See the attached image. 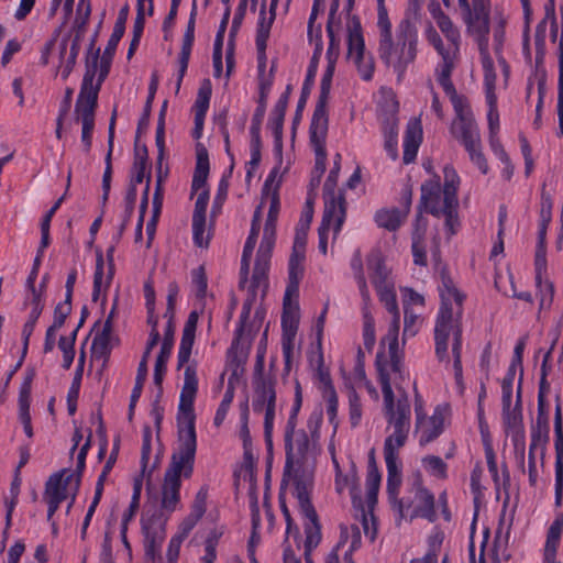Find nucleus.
Instances as JSON below:
<instances>
[{
	"label": "nucleus",
	"mask_w": 563,
	"mask_h": 563,
	"mask_svg": "<svg viewBox=\"0 0 563 563\" xmlns=\"http://www.w3.org/2000/svg\"><path fill=\"white\" fill-rule=\"evenodd\" d=\"M209 174V158L205 148L197 152L196 169L192 177L191 190L194 192L202 191L206 188V181Z\"/></svg>",
	"instance_id": "58836bf2"
},
{
	"label": "nucleus",
	"mask_w": 563,
	"mask_h": 563,
	"mask_svg": "<svg viewBox=\"0 0 563 563\" xmlns=\"http://www.w3.org/2000/svg\"><path fill=\"white\" fill-rule=\"evenodd\" d=\"M380 484V474L376 465L371 463L367 470L366 487H367V509L363 506L357 509L355 515L356 520L360 521L365 537L373 542L377 534L376 518L373 514V508L376 503L377 493Z\"/></svg>",
	"instance_id": "2eb2a0df"
},
{
	"label": "nucleus",
	"mask_w": 563,
	"mask_h": 563,
	"mask_svg": "<svg viewBox=\"0 0 563 563\" xmlns=\"http://www.w3.org/2000/svg\"><path fill=\"white\" fill-rule=\"evenodd\" d=\"M113 252L114 247L111 246L107 252L108 257V272L104 274V261L101 253H97L96 260V271L93 276V289H92V300L97 301L102 292H106L108 287L111 284V280L114 275V264H113Z\"/></svg>",
	"instance_id": "393cba45"
},
{
	"label": "nucleus",
	"mask_w": 563,
	"mask_h": 563,
	"mask_svg": "<svg viewBox=\"0 0 563 563\" xmlns=\"http://www.w3.org/2000/svg\"><path fill=\"white\" fill-rule=\"evenodd\" d=\"M198 323V313L190 312L185 323L178 351V367H184V385L178 406V446L172 454L162 485V508L175 511L180 501L181 477L189 478L194 472L197 450L194 402L198 391L196 361H190Z\"/></svg>",
	"instance_id": "f257e3e1"
},
{
	"label": "nucleus",
	"mask_w": 563,
	"mask_h": 563,
	"mask_svg": "<svg viewBox=\"0 0 563 563\" xmlns=\"http://www.w3.org/2000/svg\"><path fill=\"white\" fill-rule=\"evenodd\" d=\"M563 530V515L559 516L550 526L544 548V558L549 563L555 561L556 550Z\"/></svg>",
	"instance_id": "4c0bfd02"
},
{
	"label": "nucleus",
	"mask_w": 563,
	"mask_h": 563,
	"mask_svg": "<svg viewBox=\"0 0 563 563\" xmlns=\"http://www.w3.org/2000/svg\"><path fill=\"white\" fill-rule=\"evenodd\" d=\"M441 307L434 325L435 355L440 362H448V341L453 336L452 354L455 378H462V317L464 295L455 287L453 280L442 275L439 286Z\"/></svg>",
	"instance_id": "7ed1b4c3"
},
{
	"label": "nucleus",
	"mask_w": 563,
	"mask_h": 563,
	"mask_svg": "<svg viewBox=\"0 0 563 563\" xmlns=\"http://www.w3.org/2000/svg\"><path fill=\"white\" fill-rule=\"evenodd\" d=\"M91 13V8L89 3H85L84 0H80L77 9V15L75 19V25L77 29L76 35L79 36V43L81 42V38L86 31V25L89 21V16Z\"/></svg>",
	"instance_id": "69168bd1"
},
{
	"label": "nucleus",
	"mask_w": 563,
	"mask_h": 563,
	"mask_svg": "<svg viewBox=\"0 0 563 563\" xmlns=\"http://www.w3.org/2000/svg\"><path fill=\"white\" fill-rule=\"evenodd\" d=\"M351 267L354 272V276L357 282L358 290L362 297V301L366 305H371V295L366 284V279L363 273V263L361 253L356 251L351 260Z\"/></svg>",
	"instance_id": "de8ad7c7"
},
{
	"label": "nucleus",
	"mask_w": 563,
	"mask_h": 563,
	"mask_svg": "<svg viewBox=\"0 0 563 563\" xmlns=\"http://www.w3.org/2000/svg\"><path fill=\"white\" fill-rule=\"evenodd\" d=\"M21 475L19 470H15L13 479L10 486V498L5 499V509H7V526L11 527L12 523V514L18 504L20 487H21Z\"/></svg>",
	"instance_id": "4d7b16f0"
},
{
	"label": "nucleus",
	"mask_w": 563,
	"mask_h": 563,
	"mask_svg": "<svg viewBox=\"0 0 563 563\" xmlns=\"http://www.w3.org/2000/svg\"><path fill=\"white\" fill-rule=\"evenodd\" d=\"M384 400V413L388 435L384 442V459L387 467V493L395 497L402 482L399 450L406 444L411 428V407L408 395L399 389L397 398L391 388V378L384 368L379 369Z\"/></svg>",
	"instance_id": "f03ea898"
},
{
	"label": "nucleus",
	"mask_w": 563,
	"mask_h": 563,
	"mask_svg": "<svg viewBox=\"0 0 563 563\" xmlns=\"http://www.w3.org/2000/svg\"><path fill=\"white\" fill-rule=\"evenodd\" d=\"M361 529L357 523L341 525L340 540L325 558V563H354L352 554L361 547Z\"/></svg>",
	"instance_id": "6ab92c4d"
},
{
	"label": "nucleus",
	"mask_w": 563,
	"mask_h": 563,
	"mask_svg": "<svg viewBox=\"0 0 563 563\" xmlns=\"http://www.w3.org/2000/svg\"><path fill=\"white\" fill-rule=\"evenodd\" d=\"M399 494V492L397 493ZM391 504L396 505L400 512L404 509H412L413 516L431 519L434 514V497L423 486V478L420 471H413L406 481V496L398 499V495L390 497Z\"/></svg>",
	"instance_id": "9d476101"
},
{
	"label": "nucleus",
	"mask_w": 563,
	"mask_h": 563,
	"mask_svg": "<svg viewBox=\"0 0 563 563\" xmlns=\"http://www.w3.org/2000/svg\"><path fill=\"white\" fill-rule=\"evenodd\" d=\"M263 118L253 117V123L251 126V159L247 163V178L252 177L253 169H255L261 162V141H260V125Z\"/></svg>",
	"instance_id": "a19ab883"
},
{
	"label": "nucleus",
	"mask_w": 563,
	"mask_h": 563,
	"mask_svg": "<svg viewBox=\"0 0 563 563\" xmlns=\"http://www.w3.org/2000/svg\"><path fill=\"white\" fill-rule=\"evenodd\" d=\"M339 9V0H333L330 7L329 19L327 23V33L329 36V47L327 51V57L339 55L340 43H341V32H342V21L339 15H336Z\"/></svg>",
	"instance_id": "7c9ffc66"
},
{
	"label": "nucleus",
	"mask_w": 563,
	"mask_h": 563,
	"mask_svg": "<svg viewBox=\"0 0 563 563\" xmlns=\"http://www.w3.org/2000/svg\"><path fill=\"white\" fill-rule=\"evenodd\" d=\"M435 20H437V24H438L439 29L444 34V36L446 37L448 42H452V43L459 44L460 43V32L454 26V24L451 21V19L448 15H445L444 13L440 12L435 16Z\"/></svg>",
	"instance_id": "680f3d73"
},
{
	"label": "nucleus",
	"mask_w": 563,
	"mask_h": 563,
	"mask_svg": "<svg viewBox=\"0 0 563 563\" xmlns=\"http://www.w3.org/2000/svg\"><path fill=\"white\" fill-rule=\"evenodd\" d=\"M411 205V194L406 192L404 196L402 209L391 208L382 209L376 212L375 221L378 227L387 229L389 231H396L407 218Z\"/></svg>",
	"instance_id": "bb28decb"
},
{
	"label": "nucleus",
	"mask_w": 563,
	"mask_h": 563,
	"mask_svg": "<svg viewBox=\"0 0 563 563\" xmlns=\"http://www.w3.org/2000/svg\"><path fill=\"white\" fill-rule=\"evenodd\" d=\"M73 478V474L64 477V472L51 475L45 484L44 499H51L59 504L64 501L68 497V486Z\"/></svg>",
	"instance_id": "473e14b6"
},
{
	"label": "nucleus",
	"mask_w": 563,
	"mask_h": 563,
	"mask_svg": "<svg viewBox=\"0 0 563 563\" xmlns=\"http://www.w3.org/2000/svg\"><path fill=\"white\" fill-rule=\"evenodd\" d=\"M269 200V210L264 227V234L256 254L254 272L250 285V292L252 298L247 299L244 305V309H246V307H249L255 299L257 291H261L262 296H264L268 286L267 273L269 268L272 251L275 243L276 221L279 213V199L277 195H272Z\"/></svg>",
	"instance_id": "423d86ee"
},
{
	"label": "nucleus",
	"mask_w": 563,
	"mask_h": 563,
	"mask_svg": "<svg viewBox=\"0 0 563 563\" xmlns=\"http://www.w3.org/2000/svg\"><path fill=\"white\" fill-rule=\"evenodd\" d=\"M80 49L79 45V36H75L71 41L70 49L67 55V41L63 40L59 44V57H60V67H62V77L66 79L71 73L76 58L78 56Z\"/></svg>",
	"instance_id": "e433bc0d"
},
{
	"label": "nucleus",
	"mask_w": 563,
	"mask_h": 563,
	"mask_svg": "<svg viewBox=\"0 0 563 563\" xmlns=\"http://www.w3.org/2000/svg\"><path fill=\"white\" fill-rule=\"evenodd\" d=\"M404 333L402 340L415 336L421 325V319L419 313L415 312L412 308H408V303L405 305L404 310Z\"/></svg>",
	"instance_id": "13d9d810"
},
{
	"label": "nucleus",
	"mask_w": 563,
	"mask_h": 563,
	"mask_svg": "<svg viewBox=\"0 0 563 563\" xmlns=\"http://www.w3.org/2000/svg\"><path fill=\"white\" fill-rule=\"evenodd\" d=\"M560 51V74H559V95H558V117H559V129L561 135H563V31L559 44Z\"/></svg>",
	"instance_id": "e2e57ef3"
},
{
	"label": "nucleus",
	"mask_w": 563,
	"mask_h": 563,
	"mask_svg": "<svg viewBox=\"0 0 563 563\" xmlns=\"http://www.w3.org/2000/svg\"><path fill=\"white\" fill-rule=\"evenodd\" d=\"M421 463L426 472L431 476L440 479H445L448 477V465L441 457L427 455L421 460Z\"/></svg>",
	"instance_id": "6e6d98bb"
},
{
	"label": "nucleus",
	"mask_w": 563,
	"mask_h": 563,
	"mask_svg": "<svg viewBox=\"0 0 563 563\" xmlns=\"http://www.w3.org/2000/svg\"><path fill=\"white\" fill-rule=\"evenodd\" d=\"M340 161H341V155L336 154L335 158H334V166L330 170V173L327 177V180L323 185L324 208H327V202H333V203L341 205L342 208L346 209V201H345L343 194L340 190L339 191L335 190L339 172H340Z\"/></svg>",
	"instance_id": "72a5a7b5"
},
{
	"label": "nucleus",
	"mask_w": 563,
	"mask_h": 563,
	"mask_svg": "<svg viewBox=\"0 0 563 563\" xmlns=\"http://www.w3.org/2000/svg\"><path fill=\"white\" fill-rule=\"evenodd\" d=\"M486 102L488 104V113H487V121H488V130H489V145L490 148L494 147V144H501L497 133L499 130V114L497 110V96H489L486 99Z\"/></svg>",
	"instance_id": "49530a36"
},
{
	"label": "nucleus",
	"mask_w": 563,
	"mask_h": 563,
	"mask_svg": "<svg viewBox=\"0 0 563 563\" xmlns=\"http://www.w3.org/2000/svg\"><path fill=\"white\" fill-rule=\"evenodd\" d=\"M271 29L267 27H257L256 29V38L255 44L258 52V68L262 70L264 67H266V47H267V40L269 37Z\"/></svg>",
	"instance_id": "338daca9"
},
{
	"label": "nucleus",
	"mask_w": 563,
	"mask_h": 563,
	"mask_svg": "<svg viewBox=\"0 0 563 563\" xmlns=\"http://www.w3.org/2000/svg\"><path fill=\"white\" fill-rule=\"evenodd\" d=\"M194 242L199 247H207L210 241V233L206 228V218L192 217Z\"/></svg>",
	"instance_id": "052dcab7"
},
{
	"label": "nucleus",
	"mask_w": 563,
	"mask_h": 563,
	"mask_svg": "<svg viewBox=\"0 0 563 563\" xmlns=\"http://www.w3.org/2000/svg\"><path fill=\"white\" fill-rule=\"evenodd\" d=\"M367 267L371 272V280L377 290L379 300L388 312H396L398 306L394 283L389 279V273L382 258L376 254L371 255L367 258Z\"/></svg>",
	"instance_id": "dca6fc26"
},
{
	"label": "nucleus",
	"mask_w": 563,
	"mask_h": 563,
	"mask_svg": "<svg viewBox=\"0 0 563 563\" xmlns=\"http://www.w3.org/2000/svg\"><path fill=\"white\" fill-rule=\"evenodd\" d=\"M345 218V208H342V206L338 203L327 202V208H324L322 221L318 229V249L323 255H327L328 253V235L330 229L333 230V239L335 240L342 229Z\"/></svg>",
	"instance_id": "4be33fe9"
},
{
	"label": "nucleus",
	"mask_w": 563,
	"mask_h": 563,
	"mask_svg": "<svg viewBox=\"0 0 563 563\" xmlns=\"http://www.w3.org/2000/svg\"><path fill=\"white\" fill-rule=\"evenodd\" d=\"M77 335V329L73 331L70 336H60L58 341V347L63 352V366L68 369L74 361L75 356V341Z\"/></svg>",
	"instance_id": "bf43d9fd"
},
{
	"label": "nucleus",
	"mask_w": 563,
	"mask_h": 563,
	"mask_svg": "<svg viewBox=\"0 0 563 563\" xmlns=\"http://www.w3.org/2000/svg\"><path fill=\"white\" fill-rule=\"evenodd\" d=\"M129 5L125 4L119 12L118 20L114 24L113 32L108 41L106 47V55L113 56L117 49V46L122 38L125 30V21L128 19Z\"/></svg>",
	"instance_id": "c03bdc74"
},
{
	"label": "nucleus",
	"mask_w": 563,
	"mask_h": 563,
	"mask_svg": "<svg viewBox=\"0 0 563 563\" xmlns=\"http://www.w3.org/2000/svg\"><path fill=\"white\" fill-rule=\"evenodd\" d=\"M35 378V369L27 368L25 371L23 383L20 387L19 393V419L23 426L24 432L29 438L33 437V429L31 424V415H30V397L32 383Z\"/></svg>",
	"instance_id": "a878e982"
},
{
	"label": "nucleus",
	"mask_w": 563,
	"mask_h": 563,
	"mask_svg": "<svg viewBox=\"0 0 563 563\" xmlns=\"http://www.w3.org/2000/svg\"><path fill=\"white\" fill-rule=\"evenodd\" d=\"M393 314V320L390 327L388 329V333L385 340L388 342V354L389 356L400 355L399 354V342L398 334L400 329V314L398 308H396V312H390Z\"/></svg>",
	"instance_id": "5fc2aeb1"
},
{
	"label": "nucleus",
	"mask_w": 563,
	"mask_h": 563,
	"mask_svg": "<svg viewBox=\"0 0 563 563\" xmlns=\"http://www.w3.org/2000/svg\"><path fill=\"white\" fill-rule=\"evenodd\" d=\"M427 229V221L418 216L412 232V255L413 262L417 265H427V253L423 244V236Z\"/></svg>",
	"instance_id": "f704fd0d"
},
{
	"label": "nucleus",
	"mask_w": 563,
	"mask_h": 563,
	"mask_svg": "<svg viewBox=\"0 0 563 563\" xmlns=\"http://www.w3.org/2000/svg\"><path fill=\"white\" fill-rule=\"evenodd\" d=\"M264 368V353L258 352L255 364L254 376V396H253V410L254 412H264V431L268 440L271 438L276 408V391L275 380L269 375L263 374Z\"/></svg>",
	"instance_id": "1a4fd4ad"
},
{
	"label": "nucleus",
	"mask_w": 563,
	"mask_h": 563,
	"mask_svg": "<svg viewBox=\"0 0 563 563\" xmlns=\"http://www.w3.org/2000/svg\"><path fill=\"white\" fill-rule=\"evenodd\" d=\"M298 416L289 415L284 431L286 463L284 482L314 476L316 449L305 430L296 429Z\"/></svg>",
	"instance_id": "39448f33"
},
{
	"label": "nucleus",
	"mask_w": 563,
	"mask_h": 563,
	"mask_svg": "<svg viewBox=\"0 0 563 563\" xmlns=\"http://www.w3.org/2000/svg\"><path fill=\"white\" fill-rule=\"evenodd\" d=\"M363 343L364 347L371 352L375 344V321L371 313L369 305L363 302Z\"/></svg>",
	"instance_id": "864d4df0"
},
{
	"label": "nucleus",
	"mask_w": 563,
	"mask_h": 563,
	"mask_svg": "<svg viewBox=\"0 0 563 563\" xmlns=\"http://www.w3.org/2000/svg\"><path fill=\"white\" fill-rule=\"evenodd\" d=\"M295 486V496L298 501L299 510L305 517V555L307 562L310 563L309 554L321 540L320 527L318 523L317 512L310 501V493L313 487V477L291 481Z\"/></svg>",
	"instance_id": "9b49d317"
},
{
	"label": "nucleus",
	"mask_w": 563,
	"mask_h": 563,
	"mask_svg": "<svg viewBox=\"0 0 563 563\" xmlns=\"http://www.w3.org/2000/svg\"><path fill=\"white\" fill-rule=\"evenodd\" d=\"M416 433L419 434V443L426 445L435 440L444 430V416L440 407H437L433 415L426 416L421 400L416 399Z\"/></svg>",
	"instance_id": "aec40b11"
},
{
	"label": "nucleus",
	"mask_w": 563,
	"mask_h": 563,
	"mask_svg": "<svg viewBox=\"0 0 563 563\" xmlns=\"http://www.w3.org/2000/svg\"><path fill=\"white\" fill-rule=\"evenodd\" d=\"M111 333L104 332L102 330L96 333L91 344L92 357L106 362L111 352Z\"/></svg>",
	"instance_id": "603ef678"
},
{
	"label": "nucleus",
	"mask_w": 563,
	"mask_h": 563,
	"mask_svg": "<svg viewBox=\"0 0 563 563\" xmlns=\"http://www.w3.org/2000/svg\"><path fill=\"white\" fill-rule=\"evenodd\" d=\"M260 70V79H258V89H260V98H258V107L255 111V118H263L265 113L266 108V100L268 97V93L271 91L272 85H273V67L271 68L269 74L266 76L264 74L265 67Z\"/></svg>",
	"instance_id": "8fccbe9b"
},
{
	"label": "nucleus",
	"mask_w": 563,
	"mask_h": 563,
	"mask_svg": "<svg viewBox=\"0 0 563 563\" xmlns=\"http://www.w3.org/2000/svg\"><path fill=\"white\" fill-rule=\"evenodd\" d=\"M461 14L471 35L489 34L490 0H457Z\"/></svg>",
	"instance_id": "f3484780"
},
{
	"label": "nucleus",
	"mask_w": 563,
	"mask_h": 563,
	"mask_svg": "<svg viewBox=\"0 0 563 563\" xmlns=\"http://www.w3.org/2000/svg\"><path fill=\"white\" fill-rule=\"evenodd\" d=\"M211 98V82L209 79H205L199 88L195 104L194 111L200 113H207L209 108V102Z\"/></svg>",
	"instance_id": "0e129e2a"
},
{
	"label": "nucleus",
	"mask_w": 563,
	"mask_h": 563,
	"mask_svg": "<svg viewBox=\"0 0 563 563\" xmlns=\"http://www.w3.org/2000/svg\"><path fill=\"white\" fill-rule=\"evenodd\" d=\"M426 37L441 56V62L435 68V77L437 79L444 81L443 84L450 88L448 75H452L453 69L455 68L459 56V44L449 42L448 45H444L440 35L432 26L427 29Z\"/></svg>",
	"instance_id": "a211bd4d"
},
{
	"label": "nucleus",
	"mask_w": 563,
	"mask_h": 563,
	"mask_svg": "<svg viewBox=\"0 0 563 563\" xmlns=\"http://www.w3.org/2000/svg\"><path fill=\"white\" fill-rule=\"evenodd\" d=\"M444 186L441 188L440 179L432 178L421 186V203L431 214L443 217L445 228L453 235L460 223L457 219V187L459 176L452 168H444Z\"/></svg>",
	"instance_id": "20e7f679"
},
{
	"label": "nucleus",
	"mask_w": 563,
	"mask_h": 563,
	"mask_svg": "<svg viewBox=\"0 0 563 563\" xmlns=\"http://www.w3.org/2000/svg\"><path fill=\"white\" fill-rule=\"evenodd\" d=\"M503 426L507 437H510L517 454L521 461L525 456V428L522 421L520 386L517 391V399L512 410L503 411Z\"/></svg>",
	"instance_id": "412c9836"
},
{
	"label": "nucleus",
	"mask_w": 563,
	"mask_h": 563,
	"mask_svg": "<svg viewBox=\"0 0 563 563\" xmlns=\"http://www.w3.org/2000/svg\"><path fill=\"white\" fill-rule=\"evenodd\" d=\"M450 132L464 146L471 161L483 174H487L488 164L482 152V142L478 126L474 117L454 119Z\"/></svg>",
	"instance_id": "ddd939ff"
},
{
	"label": "nucleus",
	"mask_w": 563,
	"mask_h": 563,
	"mask_svg": "<svg viewBox=\"0 0 563 563\" xmlns=\"http://www.w3.org/2000/svg\"><path fill=\"white\" fill-rule=\"evenodd\" d=\"M345 488L350 489L351 496L353 498V504L357 508L358 504L361 505V500L356 499V489H357V474L355 470V465L351 463L350 471L343 475L335 476V489L339 494H341Z\"/></svg>",
	"instance_id": "37998d69"
},
{
	"label": "nucleus",
	"mask_w": 563,
	"mask_h": 563,
	"mask_svg": "<svg viewBox=\"0 0 563 563\" xmlns=\"http://www.w3.org/2000/svg\"><path fill=\"white\" fill-rule=\"evenodd\" d=\"M197 7L194 3L190 16L187 23V29L184 34L181 51L179 55V73L177 79V90L180 88L183 78L188 68L191 48L195 40V24H196Z\"/></svg>",
	"instance_id": "c756f323"
},
{
	"label": "nucleus",
	"mask_w": 563,
	"mask_h": 563,
	"mask_svg": "<svg viewBox=\"0 0 563 563\" xmlns=\"http://www.w3.org/2000/svg\"><path fill=\"white\" fill-rule=\"evenodd\" d=\"M548 21L551 22V40L555 42L558 37V23L553 2L550 5H545V16L536 27V46L538 51H543L544 48Z\"/></svg>",
	"instance_id": "c9c22d12"
},
{
	"label": "nucleus",
	"mask_w": 563,
	"mask_h": 563,
	"mask_svg": "<svg viewBox=\"0 0 563 563\" xmlns=\"http://www.w3.org/2000/svg\"><path fill=\"white\" fill-rule=\"evenodd\" d=\"M552 207L553 202L550 194L543 190L541 192L540 221L538 230V238L541 244H543L545 241L547 230L552 219Z\"/></svg>",
	"instance_id": "79ce46f5"
},
{
	"label": "nucleus",
	"mask_w": 563,
	"mask_h": 563,
	"mask_svg": "<svg viewBox=\"0 0 563 563\" xmlns=\"http://www.w3.org/2000/svg\"><path fill=\"white\" fill-rule=\"evenodd\" d=\"M303 275V265L289 263L288 285L284 297V313L282 324L284 330L283 352L285 358L288 361L291 355L292 339L296 333L297 321L294 311L297 307L292 308L290 300L292 297L298 296L299 282Z\"/></svg>",
	"instance_id": "f8f14e48"
},
{
	"label": "nucleus",
	"mask_w": 563,
	"mask_h": 563,
	"mask_svg": "<svg viewBox=\"0 0 563 563\" xmlns=\"http://www.w3.org/2000/svg\"><path fill=\"white\" fill-rule=\"evenodd\" d=\"M234 398V386L231 382L228 384V388L224 393L223 399L217 409L216 416H214V424L219 427L225 419L228 410L233 401Z\"/></svg>",
	"instance_id": "774afa93"
},
{
	"label": "nucleus",
	"mask_w": 563,
	"mask_h": 563,
	"mask_svg": "<svg viewBox=\"0 0 563 563\" xmlns=\"http://www.w3.org/2000/svg\"><path fill=\"white\" fill-rule=\"evenodd\" d=\"M440 86L443 88L445 93L450 97L451 102L453 104L454 111H455V118L454 119H462L467 117H473V113L466 102V100L456 93V90L454 88V85L451 80V75H448V82L450 85V88L443 84L441 79H437Z\"/></svg>",
	"instance_id": "ea45409f"
},
{
	"label": "nucleus",
	"mask_w": 563,
	"mask_h": 563,
	"mask_svg": "<svg viewBox=\"0 0 563 563\" xmlns=\"http://www.w3.org/2000/svg\"><path fill=\"white\" fill-rule=\"evenodd\" d=\"M478 44L481 54L482 66L484 70V86L486 92V99L492 95L496 96V73L494 70V63L488 52V34L472 35Z\"/></svg>",
	"instance_id": "c85d7f7f"
},
{
	"label": "nucleus",
	"mask_w": 563,
	"mask_h": 563,
	"mask_svg": "<svg viewBox=\"0 0 563 563\" xmlns=\"http://www.w3.org/2000/svg\"><path fill=\"white\" fill-rule=\"evenodd\" d=\"M113 137H114V114L111 118L110 126H109V150L106 156V169L102 177V190H103V200L108 199V195L111 186V177H112V165H111V156L113 150Z\"/></svg>",
	"instance_id": "3c124183"
},
{
	"label": "nucleus",
	"mask_w": 563,
	"mask_h": 563,
	"mask_svg": "<svg viewBox=\"0 0 563 563\" xmlns=\"http://www.w3.org/2000/svg\"><path fill=\"white\" fill-rule=\"evenodd\" d=\"M347 57L354 63L362 79L368 81L374 75V58L366 52L358 18L347 21Z\"/></svg>",
	"instance_id": "4468645a"
},
{
	"label": "nucleus",
	"mask_w": 563,
	"mask_h": 563,
	"mask_svg": "<svg viewBox=\"0 0 563 563\" xmlns=\"http://www.w3.org/2000/svg\"><path fill=\"white\" fill-rule=\"evenodd\" d=\"M99 59V51L92 58V69L88 67L78 95L75 114L76 119L81 122V142L84 144L85 152H89L92 143V131L95 128V109L98 99V87H93V78L96 75V67Z\"/></svg>",
	"instance_id": "6e6552de"
},
{
	"label": "nucleus",
	"mask_w": 563,
	"mask_h": 563,
	"mask_svg": "<svg viewBox=\"0 0 563 563\" xmlns=\"http://www.w3.org/2000/svg\"><path fill=\"white\" fill-rule=\"evenodd\" d=\"M328 133V123L324 122H311L310 125V143L316 154L314 174L317 180L325 170V137Z\"/></svg>",
	"instance_id": "b1692460"
},
{
	"label": "nucleus",
	"mask_w": 563,
	"mask_h": 563,
	"mask_svg": "<svg viewBox=\"0 0 563 563\" xmlns=\"http://www.w3.org/2000/svg\"><path fill=\"white\" fill-rule=\"evenodd\" d=\"M335 55L328 57L329 64L325 73L322 76V80L320 84V93L319 99L316 106V109L313 111L312 120L311 122H324L328 123V113H327V106L329 101L330 96V89H331V81L332 76L334 71V63L336 60Z\"/></svg>",
	"instance_id": "cd10ccee"
},
{
	"label": "nucleus",
	"mask_w": 563,
	"mask_h": 563,
	"mask_svg": "<svg viewBox=\"0 0 563 563\" xmlns=\"http://www.w3.org/2000/svg\"><path fill=\"white\" fill-rule=\"evenodd\" d=\"M309 227L297 224L292 253L289 263L303 265Z\"/></svg>",
	"instance_id": "09e8293b"
},
{
	"label": "nucleus",
	"mask_w": 563,
	"mask_h": 563,
	"mask_svg": "<svg viewBox=\"0 0 563 563\" xmlns=\"http://www.w3.org/2000/svg\"><path fill=\"white\" fill-rule=\"evenodd\" d=\"M418 34L415 25L409 20H402L397 27V43L393 40L379 41V56L401 76L407 66L417 55Z\"/></svg>",
	"instance_id": "0eeeda50"
},
{
	"label": "nucleus",
	"mask_w": 563,
	"mask_h": 563,
	"mask_svg": "<svg viewBox=\"0 0 563 563\" xmlns=\"http://www.w3.org/2000/svg\"><path fill=\"white\" fill-rule=\"evenodd\" d=\"M147 169V150L145 146L135 145L134 163L131 172V183L141 184Z\"/></svg>",
	"instance_id": "a18cd8bd"
},
{
	"label": "nucleus",
	"mask_w": 563,
	"mask_h": 563,
	"mask_svg": "<svg viewBox=\"0 0 563 563\" xmlns=\"http://www.w3.org/2000/svg\"><path fill=\"white\" fill-rule=\"evenodd\" d=\"M549 413L545 409L544 395L541 393L538 396V415L536 423L531 429V451H539L541 457L544 456L545 448L549 442Z\"/></svg>",
	"instance_id": "5701e85b"
},
{
	"label": "nucleus",
	"mask_w": 563,
	"mask_h": 563,
	"mask_svg": "<svg viewBox=\"0 0 563 563\" xmlns=\"http://www.w3.org/2000/svg\"><path fill=\"white\" fill-rule=\"evenodd\" d=\"M422 140L421 122L418 119H411L406 129L404 137V162L405 164L411 163L418 153Z\"/></svg>",
	"instance_id": "2f4dec72"
}]
</instances>
